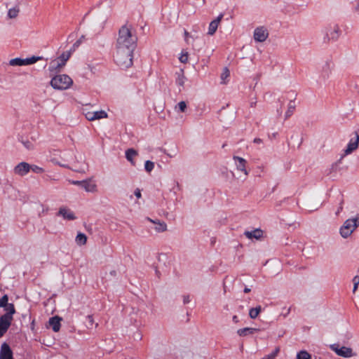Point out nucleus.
<instances>
[{
  "instance_id": "4468645a",
  "label": "nucleus",
  "mask_w": 359,
  "mask_h": 359,
  "mask_svg": "<svg viewBox=\"0 0 359 359\" xmlns=\"http://www.w3.org/2000/svg\"><path fill=\"white\" fill-rule=\"evenodd\" d=\"M31 170V165L26 162H21L13 168V172L19 176H25Z\"/></svg>"
},
{
  "instance_id": "5fc2aeb1",
  "label": "nucleus",
  "mask_w": 359,
  "mask_h": 359,
  "mask_svg": "<svg viewBox=\"0 0 359 359\" xmlns=\"http://www.w3.org/2000/svg\"><path fill=\"white\" fill-rule=\"evenodd\" d=\"M32 329H34V321L32 323Z\"/></svg>"
},
{
  "instance_id": "cd10ccee",
  "label": "nucleus",
  "mask_w": 359,
  "mask_h": 359,
  "mask_svg": "<svg viewBox=\"0 0 359 359\" xmlns=\"http://www.w3.org/2000/svg\"><path fill=\"white\" fill-rule=\"evenodd\" d=\"M295 103L294 101H290L287 105V109L285 112V118H289L294 112L295 109Z\"/></svg>"
},
{
  "instance_id": "423d86ee",
  "label": "nucleus",
  "mask_w": 359,
  "mask_h": 359,
  "mask_svg": "<svg viewBox=\"0 0 359 359\" xmlns=\"http://www.w3.org/2000/svg\"><path fill=\"white\" fill-rule=\"evenodd\" d=\"M233 161L236 168L237 173L233 175L238 179L245 180L249 175V172L247 170V161L237 156L233 157Z\"/></svg>"
},
{
  "instance_id": "3c124183",
  "label": "nucleus",
  "mask_w": 359,
  "mask_h": 359,
  "mask_svg": "<svg viewBox=\"0 0 359 359\" xmlns=\"http://www.w3.org/2000/svg\"><path fill=\"white\" fill-rule=\"evenodd\" d=\"M184 303H188V302H189V297H184Z\"/></svg>"
},
{
  "instance_id": "ea45409f",
  "label": "nucleus",
  "mask_w": 359,
  "mask_h": 359,
  "mask_svg": "<svg viewBox=\"0 0 359 359\" xmlns=\"http://www.w3.org/2000/svg\"><path fill=\"white\" fill-rule=\"evenodd\" d=\"M31 170H32L35 173H37V174H41V173H43L44 172V169L38 166V165H31Z\"/></svg>"
},
{
  "instance_id": "4be33fe9",
  "label": "nucleus",
  "mask_w": 359,
  "mask_h": 359,
  "mask_svg": "<svg viewBox=\"0 0 359 359\" xmlns=\"http://www.w3.org/2000/svg\"><path fill=\"white\" fill-rule=\"evenodd\" d=\"M245 235L246 236L247 238L250 239H259L260 238L262 237L263 232L262 230L257 229L251 231H245Z\"/></svg>"
},
{
  "instance_id": "39448f33",
  "label": "nucleus",
  "mask_w": 359,
  "mask_h": 359,
  "mask_svg": "<svg viewBox=\"0 0 359 359\" xmlns=\"http://www.w3.org/2000/svg\"><path fill=\"white\" fill-rule=\"evenodd\" d=\"M73 84L72 79L67 74H59L54 76L50 81V86L57 90H66Z\"/></svg>"
},
{
  "instance_id": "f257e3e1",
  "label": "nucleus",
  "mask_w": 359,
  "mask_h": 359,
  "mask_svg": "<svg viewBox=\"0 0 359 359\" xmlns=\"http://www.w3.org/2000/svg\"><path fill=\"white\" fill-rule=\"evenodd\" d=\"M137 37L130 25H123L118 32L116 48L135 49Z\"/></svg>"
},
{
  "instance_id": "1a4fd4ad",
  "label": "nucleus",
  "mask_w": 359,
  "mask_h": 359,
  "mask_svg": "<svg viewBox=\"0 0 359 359\" xmlns=\"http://www.w3.org/2000/svg\"><path fill=\"white\" fill-rule=\"evenodd\" d=\"M331 349L334 351L338 355L344 358H351L355 354L353 352L352 348L346 346H339L338 344H332L330 346Z\"/></svg>"
},
{
  "instance_id": "473e14b6",
  "label": "nucleus",
  "mask_w": 359,
  "mask_h": 359,
  "mask_svg": "<svg viewBox=\"0 0 359 359\" xmlns=\"http://www.w3.org/2000/svg\"><path fill=\"white\" fill-rule=\"evenodd\" d=\"M184 34L185 41L187 43H190V39H191L192 41H194L198 37L197 35L191 34L190 32H188L187 31H184Z\"/></svg>"
},
{
  "instance_id": "79ce46f5",
  "label": "nucleus",
  "mask_w": 359,
  "mask_h": 359,
  "mask_svg": "<svg viewBox=\"0 0 359 359\" xmlns=\"http://www.w3.org/2000/svg\"><path fill=\"white\" fill-rule=\"evenodd\" d=\"M343 208H344V200L341 199V201L339 202V205H338V207H337V210L335 212V215L337 216L339 215L340 213L342 212Z\"/></svg>"
},
{
  "instance_id": "f8f14e48",
  "label": "nucleus",
  "mask_w": 359,
  "mask_h": 359,
  "mask_svg": "<svg viewBox=\"0 0 359 359\" xmlns=\"http://www.w3.org/2000/svg\"><path fill=\"white\" fill-rule=\"evenodd\" d=\"M81 187L87 192L95 193L97 191V186L93 177L82 180Z\"/></svg>"
},
{
  "instance_id": "bb28decb",
  "label": "nucleus",
  "mask_w": 359,
  "mask_h": 359,
  "mask_svg": "<svg viewBox=\"0 0 359 359\" xmlns=\"http://www.w3.org/2000/svg\"><path fill=\"white\" fill-rule=\"evenodd\" d=\"M25 59H22L20 57L13 58L9 60V65L11 66H25Z\"/></svg>"
},
{
  "instance_id": "4c0bfd02",
  "label": "nucleus",
  "mask_w": 359,
  "mask_h": 359,
  "mask_svg": "<svg viewBox=\"0 0 359 359\" xmlns=\"http://www.w3.org/2000/svg\"><path fill=\"white\" fill-rule=\"evenodd\" d=\"M84 36H81L72 46V49L69 51H74L79 46L81 45V43L83 41Z\"/></svg>"
},
{
  "instance_id": "f704fd0d",
  "label": "nucleus",
  "mask_w": 359,
  "mask_h": 359,
  "mask_svg": "<svg viewBox=\"0 0 359 359\" xmlns=\"http://www.w3.org/2000/svg\"><path fill=\"white\" fill-rule=\"evenodd\" d=\"M297 359H311V355L306 351H301L297 353Z\"/></svg>"
},
{
  "instance_id": "5701e85b",
  "label": "nucleus",
  "mask_w": 359,
  "mask_h": 359,
  "mask_svg": "<svg viewBox=\"0 0 359 359\" xmlns=\"http://www.w3.org/2000/svg\"><path fill=\"white\" fill-rule=\"evenodd\" d=\"M4 311L6 312L4 315L5 317L13 319V315L15 313V309L13 304H8L4 307Z\"/></svg>"
},
{
  "instance_id": "a211bd4d",
  "label": "nucleus",
  "mask_w": 359,
  "mask_h": 359,
  "mask_svg": "<svg viewBox=\"0 0 359 359\" xmlns=\"http://www.w3.org/2000/svg\"><path fill=\"white\" fill-rule=\"evenodd\" d=\"M0 359H13V353L9 346L6 344H3L0 351Z\"/></svg>"
},
{
  "instance_id": "c03bdc74",
  "label": "nucleus",
  "mask_w": 359,
  "mask_h": 359,
  "mask_svg": "<svg viewBox=\"0 0 359 359\" xmlns=\"http://www.w3.org/2000/svg\"><path fill=\"white\" fill-rule=\"evenodd\" d=\"M68 182L72 184H74V185H78V186H82V180L81 181H78V180H69Z\"/></svg>"
},
{
  "instance_id": "c85d7f7f",
  "label": "nucleus",
  "mask_w": 359,
  "mask_h": 359,
  "mask_svg": "<svg viewBox=\"0 0 359 359\" xmlns=\"http://www.w3.org/2000/svg\"><path fill=\"white\" fill-rule=\"evenodd\" d=\"M19 12H20V9L17 6L10 8L8 10V18L13 19V18H17V16L18 15Z\"/></svg>"
},
{
  "instance_id": "37998d69",
  "label": "nucleus",
  "mask_w": 359,
  "mask_h": 359,
  "mask_svg": "<svg viewBox=\"0 0 359 359\" xmlns=\"http://www.w3.org/2000/svg\"><path fill=\"white\" fill-rule=\"evenodd\" d=\"M8 298L7 295L3 296L0 299V307H4L5 306H6L8 304Z\"/></svg>"
},
{
  "instance_id": "2eb2a0df",
  "label": "nucleus",
  "mask_w": 359,
  "mask_h": 359,
  "mask_svg": "<svg viewBox=\"0 0 359 359\" xmlns=\"http://www.w3.org/2000/svg\"><path fill=\"white\" fill-rule=\"evenodd\" d=\"M222 18H223V14H220L215 20H212L210 22L209 26H208V33H207L208 35L213 36L215 34Z\"/></svg>"
},
{
  "instance_id": "de8ad7c7",
  "label": "nucleus",
  "mask_w": 359,
  "mask_h": 359,
  "mask_svg": "<svg viewBox=\"0 0 359 359\" xmlns=\"http://www.w3.org/2000/svg\"><path fill=\"white\" fill-rule=\"evenodd\" d=\"M87 319L88 320L89 325L92 326L93 325V323H94V320H93V316H87Z\"/></svg>"
},
{
  "instance_id": "aec40b11",
  "label": "nucleus",
  "mask_w": 359,
  "mask_h": 359,
  "mask_svg": "<svg viewBox=\"0 0 359 359\" xmlns=\"http://www.w3.org/2000/svg\"><path fill=\"white\" fill-rule=\"evenodd\" d=\"M61 318L58 316H54L49 319L48 323L52 327V329L54 332H57L60 330L61 326Z\"/></svg>"
},
{
  "instance_id": "09e8293b",
  "label": "nucleus",
  "mask_w": 359,
  "mask_h": 359,
  "mask_svg": "<svg viewBox=\"0 0 359 359\" xmlns=\"http://www.w3.org/2000/svg\"><path fill=\"white\" fill-rule=\"evenodd\" d=\"M24 144L28 149H32L33 147L32 144L29 142H27L26 143H24Z\"/></svg>"
},
{
  "instance_id": "ddd939ff",
  "label": "nucleus",
  "mask_w": 359,
  "mask_h": 359,
  "mask_svg": "<svg viewBox=\"0 0 359 359\" xmlns=\"http://www.w3.org/2000/svg\"><path fill=\"white\" fill-rule=\"evenodd\" d=\"M358 144L359 135L355 134V137L350 140L346 148L344 150V154H342L341 158H344L345 156L348 155L355 151L358 147Z\"/></svg>"
},
{
  "instance_id": "f3484780",
  "label": "nucleus",
  "mask_w": 359,
  "mask_h": 359,
  "mask_svg": "<svg viewBox=\"0 0 359 359\" xmlns=\"http://www.w3.org/2000/svg\"><path fill=\"white\" fill-rule=\"evenodd\" d=\"M58 215L62 217L63 219L67 220H74L76 219L74 213L71 210L65 207L60 208Z\"/></svg>"
},
{
  "instance_id": "c756f323",
  "label": "nucleus",
  "mask_w": 359,
  "mask_h": 359,
  "mask_svg": "<svg viewBox=\"0 0 359 359\" xmlns=\"http://www.w3.org/2000/svg\"><path fill=\"white\" fill-rule=\"evenodd\" d=\"M179 60L181 63L187 64L189 61V53L186 50H182L180 57Z\"/></svg>"
},
{
  "instance_id": "7c9ffc66",
  "label": "nucleus",
  "mask_w": 359,
  "mask_h": 359,
  "mask_svg": "<svg viewBox=\"0 0 359 359\" xmlns=\"http://www.w3.org/2000/svg\"><path fill=\"white\" fill-rule=\"evenodd\" d=\"M261 306H259L256 308H252L249 311V316L250 317L252 318V319H255L258 315L259 314V313L261 312Z\"/></svg>"
},
{
  "instance_id": "b1692460",
  "label": "nucleus",
  "mask_w": 359,
  "mask_h": 359,
  "mask_svg": "<svg viewBox=\"0 0 359 359\" xmlns=\"http://www.w3.org/2000/svg\"><path fill=\"white\" fill-rule=\"evenodd\" d=\"M137 155V151L133 149H129L126 151V157L128 161L131 163L132 165H135V161L133 160L134 157Z\"/></svg>"
},
{
  "instance_id": "9b49d317",
  "label": "nucleus",
  "mask_w": 359,
  "mask_h": 359,
  "mask_svg": "<svg viewBox=\"0 0 359 359\" xmlns=\"http://www.w3.org/2000/svg\"><path fill=\"white\" fill-rule=\"evenodd\" d=\"M85 117L90 121L96 120H100L108 117L107 113L104 110L95 111H86L84 110Z\"/></svg>"
},
{
  "instance_id": "e433bc0d",
  "label": "nucleus",
  "mask_w": 359,
  "mask_h": 359,
  "mask_svg": "<svg viewBox=\"0 0 359 359\" xmlns=\"http://www.w3.org/2000/svg\"><path fill=\"white\" fill-rule=\"evenodd\" d=\"M175 109H178L180 112H184L187 109V104L184 101L180 102L175 107Z\"/></svg>"
},
{
  "instance_id": "7ed1b4c3",
  "label": "nucleus",
  "mask_w": 359,
  "mask_h": 359,
  "mask_svg": "<svg viewBox=\"0 0 359 359\" xmlns=\"http://www.w3.org/2000/svg\"><path fill=\"white\" fill-rule=\"evenodd\" d=\"M114 60L121 69H127L133 65L135 49L116 48Z\"/></svg>"
},
{
  "instance_id": "6e6552de",
  "label": "nucleus",
  "mask_w": 359,
  "mask_h": 359,
  "mask_svg": "<svg viewBox=\"0 0 359 359\" xmlns=\"http://www.w3.org/2000/svg\"><path fill=\"white\" fill-rule=\"evenodd\" d=\"M324 40L326 41H337L341 34L339 27L337 25H330L325 29Z\"/></svg>"
},
{
  "instance_id": "393cba45",
  "label": "nucleus",
  "mask_w": 359,
  "mask_h": 359,
  "mask_svg": "<svg viewBox=\"0 0 359 359\" xmlns=\"http://www.w3.org/2000/svg\"><path fill=\"white\" fill-rule=\"evenodd\" d=\"M186 81V77L184 74V71L181 69L180 73H177V76L176 79V84L180 87L183 88Z\"/></svg>"
},
{
  "instance_id": "6ab92c4d",
  "label": "nucleus",
  "mask_w": 359,
  "mask_h": 359,
  "mask_svg": "<svg viewBox=\"0 0 359 359\" xmlns=\"http://www.w3.org/2000/svg\"><path fill=\"white\" fill-rule=\"evenodd\" d=\"M148 220L155 225L154 229L156 231L162 233L167 231V224L165 222L158 219L154 220L150 218H148Z\"/></svg>"
},
{
  "instance_id": "a18cd8bd",
  "label": "nucleus",
  "mask_w": 359,
  "mask_h": 359,
  "mask_svg": "<svg viewBox=\"0 0 359 359\" xmlns=\"http://www.w3.org/2000/svg\"><path fill=\"white\" fill-rule=\"evenodd\" d=\"M327 69L326 71L325 72V75H324V77L325 78H327L329 76V73L330 72V65L329 64H327Z\"/></svg>"
},
{
  "instance_id": "864d4df0",
  "label": "nucleus",
  "mask_w": 359,
  "mask_h": 359,
  "mask_svg": "<svg viewBox=\"0 0 359 359\" xmlns=\"http://www.w3.org/2000/svg\"><path fill=\"white\" fill-rule=\"evenodd\" d=\"M194 32L195 33L194 35H197L198 31L197 29H193Z\"/></svg>"
},
{
  "instance_id": "dca6fc26",
  "label": "nucleus",
  "mask_w": 359,
  "mask_h": 359,
  "mask_svg": "<svg viewBox=\"0 0 359 359\" xmlns=\"http://www.w3.org/2000/svg\"><path fill=\"white\" fill-rule=\"evenodd\" d=\"M13 319L2 316L0 318V337L7 331Z\"/></svg>"
},
{
  "instance_id": "0eeeda50",
  "label": "nucleus",
  "mask_w": 359,
  "mask_h": 359,
  "mask_svg": "<svg viewBox=\"0 0 359 359\" xmlns=\"http://www.w3.org/2000/svg\"><path fill=\"white\" fill-rule=\"evenodd\" d=\"M70 56L71 51L62 53L60 56L50 62L49 71L50 72H60L65 67Z\"/></svg>"
},
{
  "instance_id": "412c9836",
  "label": "nucleus",
  "mask_w": 359,
  "mask_h": 359,
  "mask_svg": "<svg viewBox=\"0 0 359 359\" xmlns=\"http://www.w3.org/2000/svg\"><path fill=\"white\" fill-rule=\"evenodd\" d=\"M259 331V329L255 327H245L237 330V334L240 337H246L248 335H252L254 333Z\"/></svg>"
},
{
  "instance_id": "603ef678",
  "label": "nucleus",
  "mask_w": 359,
  "mask_h": 359,
  "mask_svg": "<svg viewBox=\"0 0 359 359\" xmlns=\"http://www.w3.org/2000/svg\"><path fill=\"white\" fill-rule=\"evenodd\" d=\"M250 291V288L245 287V288L244 289V292H245V293H248V292H249Z\"/></svg>"
},
{
  "instance_id": "f03ea898",
  "label": "nucleus",
  "mask_w": 359,
  "mask_h": 359,
  "mask_svg": "<svg viewBox=\"0 0 359 359\" xmlns=\"http://www.w3.org/2000/svg\"><path fill=\"white\" fill-rule=\"evenodd\" d=\"M69 157H72V154L70 153L64 154L61 157V161L57 158H53L52 163L59 166L67 168L73 170L75 172L84 173L87 169V165L85 163L83 158L81 156L79 158L75 157V160L72 161Z\"/></svg>"
},
{
  "instance_id": "a878e982",
  "label": "nucleus",
  "mask_w": 359,
  "mask_h": 359,
  "mask_svg": "<svg viewBox=\"0 0 359 359\" xmlns=\"http://www.w3.org/2000/svg\"><path fill=\"white\" fill-rule=\"evenodd\" d=\"M75 241L78 245H84L87 242V236L83 233H79L76 236Z\"/></svg>"
},
{
  "instance_id": "9d476101",
  "label": "nucleus",
  "mask_w": 359,
  "mask_h": 359,
  "mask_svg": "<svg viewBox=\"0 0 359 359\" xmlns=\"http://www.w3.org/2000/svg\"><path fill=\"white\" fill-rule=\"evenodd\" d=\"M268 37L269 32L265 27L260 26L255 29L253 32V38L255 41L262 43L265 41Z\"/></svg>"
},
{
  "instance_id": "2f4dec72",
  "label": "nucleus",
  "mask_w": 359,
  "mask_h": 359,
  "mask_svg": "<svg viewBox=\"0 0 359 359\" xmlns=\"http://www.w3.org/2000/svg\"><path fill=\"white\" fill-rule=\"evenodd\" d=\"M41 59H42V57H39V56H32L29 58H25V61L26 62L25 65H30L34 64Z\"/></svg>"
},
{
  "instance_id": "8fccbe9b",
  "label": "nucleus",
  "mask_w": 359,
  "mask_h": 359,
  "mask_svg": "<svg viewBox=\"0 0 359 359\" xmlns=\"http://www.w3.org/2000/svg\"><path fill=\"white\" fill-rule=\"evenodd\" d=\"M232 320L235 323H238V318L236 316H233V318H232Z\"/></svg>"
},
{
  "instance_id": "49530a36",
  "label": "nucleus",
  "mask_w": 359,
  "mask_h": 359,
  "mask_svg": "<svg viewBox=\"0 0 359 359\" xmlns=\"http://www.w3.org/2000/svg\"><path fill=\"white\" fill-rule=\"evenodd\" d=\"M134 194L137 198H140L142 196L141 191L139 189H136Z\"/></svg>"
},
{
  "instance_id": "20e7f679",
  "label": "nucleus",
  "mask_w": 359,
  "mask_h": 359,
  "mask_svg": "<svg viewBox=\"0 0 359 359\" xmlns=\"http://www.w3.org/2000/svg\"><path fill=\"white\" fill-rule=\"evenodd\" d=\"M359 226V213L346 219L339 228V234L343 238H349Z\"/></svg>"
},
{
  "instance_id": "58836bf2",
  "label": "nucleus",
  "mask_w": 359,
  "mask_h": 359,
  "mask_svg": "<svg viewBox=\"0 0 359 359\" xmlns=\"http://www.w3.org/2000/svg\"><path fill=\"white\" fill-rule=\"evenodd\" d=\"M352 281L353 283V292L355 293L356 292V290H358V285H359V274L354 276Z\"/></svg>"
},
{
  "instance_id": "72a5a7b5",
  "label": "nucleus",
  "mask_w": 359,
  "mask_h": 359,
  "mask_svg": "<svg viewBox=\"0 0 359 359\" xmlns=\"http://www.w3.org/2000/svg\"><path fill=\"white\" fill-rule=\"evenodd\" d=\"M279 351H280V348L276 347L275 348V350L271 353L264 356L262 359H275V358L277 356Z\"/></svg>"
},
{
  "instance_id": "a19ab883",
  "label": "nucleus",
  "mask_w": 359,
  "mask_h": 359,
  "mask_svg": "<svg viewBox=\"0 0 359 359\" xmlns=\"http://www.w3.org/2000/svg\"><path fill=\"white\" fill-rule=\"evenodd\" d=\"M230 73L227 68H225L223 72L221 74V79L224 83H225V80L229 76Z\"/></svg>"
},
{
  "instance_id": "c9c22d12",
  "label": "nucleus",
  "mask_w": 359,
  "mask_h": 359,
  "mask_svg": "<svg viewBox=\"0 0 359 359\" xmlns=\"http://www.w3.org/2000/svg\"><path fill=\"white\" fill-rule=\"evenodd\" d=\"M154 168V163L151 161H147L144 163L145 170L150 172Z\"/></svg>"
}]
</instances>
